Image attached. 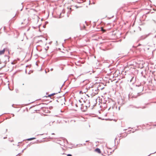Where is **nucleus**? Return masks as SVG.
I'll list each match as a JSON object with an SVG mask.
<instances>
[{"mask_svg": "<svg viewBox=\"0 0 156 156\" xmlns=\"http://www.w3.org/2000/svg\"><path fill=\"white\" fill-rule=\"evenodd\" d=\"M84 103V101L82 102L81 101H80V100H79V108H80L82 111L83 112L85 111L86 109L85 106L83 105V103Z\"/></svg>", "mask_w": 156, "mask_h": 156, "instance_id": "obj_1", "label": "nucleus"}, {"mask_svg": "<svg viewBox=\"0 0 156 156\" xmlns=\"http://www.w3.org/2000/svg\"><path fill=\"white\" fill-rule=\"evenodd\" d=\"M62 100L63 101L62 102H61L60 103V104H61L62 105H63V104H65L64 101H65V99L64 98H63L62 99H58V102H60V101L61 100Z\"/></svg>", "mask_w": 156, "mask_h": 156, "instance_id": "obj_2", "label": "nucleus"}, {"mask_svg": "<svg viewBox=\"0 0 156 156\" xmlns=\"http://www.w3.org/2000/svg\"><path fill=\"white\" fill-rule=\"evenodd\" d=\"M95 151L98 152V153L100 154L101 153V151L100 149H99V148H96L95 150Z\"/></svg>", "mask_w": 156, "mask_h": 156, "instance_id": "obj_3", "label": "nucleus"}, {"mask_svg": "<svg viewBox=\"0 0 156 156\" xmlns=\"http://www.w3.org/2000/svg\"><path fill=\"white\" fill-rule=\"evenodd\" d=\"M5 51V49H4L0 51V55L4 54Z\"/></svg>", "mask_w": 156, "mask_h": 156, "instance_id": "obj_4", "label": "nucleus"}, {"mask_svg": "<svg viewBox=\"0 0 156 156\" xmlns=\"http://www.w3.org/2000/svg\"><path fill=\"white\" fill-rule=\"evenodd\" d=\"M63 53H64L65 54H66V55H67L69 54V51L67 50H64V52Z\"/></svg>", "mask_w": 156, "mask_h": 156, "instance_id": "obj_5", "label": "nucleus"}, {"mask_svg": "<svg viewBox=\"0 0 156 156\" xmlns=\"http://www.w3.org/2000/svg\"><path fill=\"white\" fill-rule=\"evenodd\" d=\"M36 139V138L35 137L32 138H30L27 139V140L28 141H30V140H32L34 139Z\"/></svg>", "mask_w": 156, "mask_h": 156, "instance_id": "obj_6", "label": "nucleus"}, {"mask_svg": "<svg viewBox=\"0 0 156 156\" xmlns=\"http://www.w3.org/2000/svg\"><path fill=\"white\" fill-rule=\"evenodd\" d=\"M55 94V93H53L52 94H50V95H48V97H51V96H53Z\"/></svg>", "mask_w": 156, "mask_h": 156, "instance_id": "obj_7", "label": "nucleus"}, {"mask_svg": "<svg viewBox=\"0 0 156 156\" xmlns=\"http://www.w3.org/2000/svg\"><path fill=\"white\" fill-rule=\"evenodd\" d=\"M134 78V77H133L131 79V80H130V82H131L133 79Z\"/></svg>", "mask_w": 156, "mask_h": 156, "instance_id": "obj_8", "label": "nucleus"}, {"mask_svg": "<svg viewBox=\"0 0 156 156\" xmlns=\"http://www.w3.org/2000/svg\"><path fill=\"white\" fill-rule=\"evenodd\" d=\"M67 156H72V155L71 154H68L67 155Z\"/></svg>", "mask_w": 156, "mask_h": 156, "instance_id": "obj_9", "label": "nucleus"}]
</instances>
